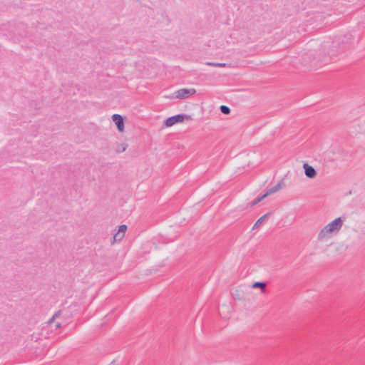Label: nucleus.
<instances>
[{"label":"nucleus","instance_id":"f257e3e1","mask_svg":"<svg viewBox=\"0 0 365 365\" xmlns=\"http://www.w3.org/2000/svg\"><path fill=\"white\" fill-rule=\"evenodd\" d=\"M185 120H191V117L185 114H178L167 118L165 121V125L167 127H171L176 123L183 122Z\"/></svg>","mask_w":365,"mask_h":365},{"label":"nucleus","instance_id":"f03ea898","mask_svg":"<svg viewBox=\"0 0 365 365\" xmlns=\"http://www.w3.org/2000/svg\"><path fill=\"white\" fill-rule=\"evenodd\" d=\"M196 93L195 88H181L176 91V98L180 99H185L190 97Z\"/></svg>","mask_w":365,"mask_h":365},{"label":"nucleus","instance_id":"7ed1b4c3","mask_svg":"<svg viewBox=\"0 0 365 365\" xmlns=\"http://www.w3.org/2000/svg\"><path fill=\"white\" fill-rule=\"evenodd\" d=\"M126 230L127 226L125 225H120L118 232L113 235L111 244L113 245L116 242L121 241L125 236Z\"/></svg>","mask_w":365,"mask_h":365},{"label":"nucleus","instance_id":"20e7f679","mask_svg":"<svg viewBox=\"0 0 365 365\" xmlns=\"http://www.w3.org/2000/svg\"><path fill=\"white\" fill-rule=\"evenodd\" d=\"M342 225V220L341 217H338L327 225V227H328L329 230L331 231L332 232H336L341 228Z\"/></svg>","mask_w":365,"mask_h":365},{"label":"nucleus","instance_id":"39448f33","mask_svg":"<svg viewBox=\"0 0 365 365\" xmlns=\"http://www.w3.org/2000/svg\"><path fill=\"white\" fill-rule=\"evenodd\" d=\"M112 120L115 123L119 132L124 131V120L123 118L119 114H113Z\"/></svg>","mask_w":365,"mask_h":365},{"label":"nucleus","instance_id":"423d86ee","mask_svg":"<svg viewBox=\"0 0 365 365\" xmlns=\"http://www.w3.org/2000/svg\"><path fill=\"white\" fill-rule=\"evenodd\" d=\"M304 168L305 175L307 178H314L317 175V172L312 166L305 163L304 165Z\"/></svg>","mask_w":365,"mask_h":365},{"label":"nucleus","instance_id":"0eeeda50","mask_svg":"<svg viewBox=\"0 0 365 365\" xmlns=\"http://www.w3.org/2000/svg\"><path fill=\"white\" fill-rule=\"evenodd\" d=\"M332 233L331 231L329 230V228L327 227V225L321 230L318 235L317 239L319 241H322L326 238H328L331 236V234Z\"/></svg>","mask_w":365,"mask_h":365},{"label":"nucleus","instance_id":"6e6552de","mask_svg":"<svg viewBox=\"0 0 365 365\" xmlns=\"http://www.w3.org/2000/svg\"><path fill=\"white\" fill-rule=\"evenodd\" d=\"M282 185H284V182L282 180H281L280 182H279L275 186L272 187V188L269 189L265 193L264 195H267V197L271 194H273L277 191H279L282 187Z\"/></svg>","mask_w":365,"mask_h":365},{"label":"nucleus","instance_id":"1a4fd4ad","mask_svg":"<svg viewBox=\"0 0 365 365\" xmlns=\"http://www.w3.org/2000/svg\"><path fill=\"white\" fill-rule=\"evenodd\" d=\"M270 215V212H267L262 215L261 217H259L257 222L255 223L252 230L257 229L265 220V219L267 217L268 215Z\"/></svg>","mask_w":365,"mask_h":365},{"label":"nucleus","instance_id":"9d476101","mask_svg":"<svg viewBox=\"0 0 365 365\" xmlns=\"http://www.w3.org/2000/svg\"><path fill=\"white\" fill-rule=\"evenodd\" d=\"M128 145L125 143H118L115 146V152L117 153H120L126 150Z\"/></svg>","mask_w":365,"mask_h":365},{"label":"nucleus","instance_id":"9b49d317","mask_svg":"<svg viewBox=\"0 0 365 365\" xmlns=\"http://www.w3.org/2000/svg\"><path fill=\"white\" fill-rule=\"evenodd\" d=\"M266 286H267V284L265 282H256L252 284V287L254 289L261 288L262 292H264V291H265L264 289H265Z\"/></svg>","mask_w":365,"mask_h":365},{"label":"nucleus","instance_id":"f8f14e48","mask_svg":"<svg viewBox=\"0 0 365 365\" xmlns=\"http://www.w3.org/2000/svg\"><path fill=\"white\" fill-rule=\"evenodd\" d=\"M266 197H267V195H264V194L260 197H258L257 198H256L251 202V205H250L251 207L256 205L259 202H261L263 199H264Z\"/></svg>","mask_w":365,"mask_h":365},{"label":"nucleus","instance_id":"ddd939ff","mask_svg":"<svg viewBox=\"0 0 365 365\" xmlns=\"http://www.w3.org/2000/svg\"><path fill=\"white\" fill-rule=\"evenodd\" d=\"M220 111L225 115H228L230 113V108L226 106H221L220 107Z\"/></svg>","mask_w":365,"mask_h":365},{"label":"nucleus","instance_id":"4468645a","mask_svg":"<svg viewBox=\"0 0 365 365\" xmlns=\"http://www.w3.org/2000/svg\"><path fill=\"white\" fill-rule=\"evenodd\" d=\"M207 65L215 67H225L226 63H213V62H207Z\"/></svg>","mask_w":365,"mask_h":365},{"label":"nucleus","instance_id":"2eb2a0df","mask_svg":"<svg viewBox=\"0 0 365 365\" xmlns=\"http://www.w3.org/2000/svg\"><path fill=\"white\" fill-rule=\"evenodd\" d=\"M61 315V311L56 312L53 316L48 321V324H51L53 322L56 318L58 317Z\"/></svg>","mask_w":365,"mask_h":365},{"label":"nucleus","instance_id":"dca6fc26","mask_svg":"<svg viewBox=\"0 0 365 365\" xmlns=\"http://www.w3.org/2000/svg\"><path fill=\"white\" fill-rule=\"evenodd\" d=\"M56 328H60L61 324L60 323L56 324Z\"/></svg>","mask_w":365,"mask_h":365}]
</instances>
